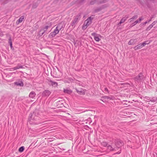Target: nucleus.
<instances>
[{
    "mask_svg": "<svg viewBox=\"0 0 157 157\" xmlns=\"http://www.w3.org/2000/svg\"><path fill=\"white\" fill-rule=\"evenodd\" d=\"M80 16V14L79 13L74 17V19L72 21L70 24L74 28L75 27L79 20L81 18Z\"/></svg>",
    "mask_w": 157,
    "mask_h": 157,
    "instance_id": "2",
    "label": "nucleus"
},
{
    "mask_svg": "<svg viewBox=\"0 0 157 157\" xmlns=\"http://www.w3.org/2000/svg\"><path fill=\"white\" fill-rule=\"evenodd\" d=\"M97 0H91L90 2V4L91 5H94V3H96Z\"/></svg>",
    "mask_w": 157,
    "mask_h": 157,
    "instance_id": "26",
    "label": "nucleus"
},
{
    "mask_svg": "<svg viewBox=\"0 0 157 157\" xmlns=\"http://www.w3.org/2000/svg\"><path fill=\"white\" fill-rule=\"evenodd\" d=\"M94 38L95 40L97 41H99L100 40V39L99 38L98 36H95Z\"/></svg>",
    "mask_w": 157,
    "mask_h": 157,
    "instance_id": "25",
    "label": "nucleus"
},
{
    "mask_svg": "<svg viewBox=\"0 0 157 157\" xmlns=\"http://www.w3.org/2000/svg\"><path fill=\"white\" fill-rule=\"evenodd\" d=\"M136 24L135 23V22L133 23L130 25L131 27H132L135 25Z\"/></svg>",
    "mask_w": 157,
    "mask_h": 157,
    "instance_id": "36",
    "label": "nucleus"
},
{
    "mask_svg": "<svg viewBox=\"0 0 157 157\" xmlns=\"http://www.w3.org/2000/svg\"><path fill=\"white\" fill-rule=\"evenodd\" d=\"M36 95V94L35 92L33 91L30 93L29 95V97L30 98H33L35 97Z\"/></svg>",
    "mask_w": 157,
    "mask_h": 157,
    "instance_id": "12",
    "label": "nucleus"
},
{
    "mask_svg": "<svg viewBox=\"0 0 157 157\" xmlns=\"http://www.w3.org/2000/svg\"><path fill=\"white\" fill-rule=\"evenodd\" d=\"M51 92L50 91L48 90H45L44 91L42 94V97L47 98L51 94Z\"/></svg>",
    "mask_w": 157,
    "mask_h": 157,
    "instance_id": "7",
    "label": "nucleus"
},
{
    "mask_svg": "<svg viewBox=\"0 0 157 157\" xmlns=\"http://www.w3.org/2000/svg\"><path fill=\"white\" fill-rule=\"evenodd\" d=\"M84 121L85 122V123L86 124H90L91 122V118H89Z\"/></svg>",
    "mask_w": 157,
    "mask_h": 157,
    "instance_id": "19",
    "label": "nucleus"
},
{
    "mask_svg": "<svg viewBox=\"0 0 157 157\" xmlns=\"http://www.w3.org/2000/svg\"><path fill=\"white\" fill-rule=\"evenodd\" d=\"M8 2V1H6V2L5 3H6Z\"/></svg>",
    "mask_w": 157,
    "mask_h": 157,
    "instance_id": "47",
    "label": "nucleus"
},
{
    "mask_svg": "<svg viewBox=\"0 0 157 157\" xmlns=\"http://www.w3.org/2000/svg\"><path fill=\"white\" fill-rule=\"evenodd\" d=\"M144 76L142 73H140L137 76L133 78L134 81L138 83H140L143 80Z\"/></svg>",
    "mask_w": 157,
    "mask_h": 157,
    "instance_id": "3",
    "label": "nucleus"
},
{
    "mask_svg": "<svg viewBox=\"0 0 157 157\" xmlns=\"http://www.w3.org/2000/svg\"><path fill=\"white\" fill-rule=\"evenodd\" d=\"M138 18V16L137 15H135L133 16L132 17L130 18L128 20V21L129 22H131L134 20V19H137Z\"/></svg>",
    "mask_w": 157,
    "mask_h": 157,
    "instance_id": "15",
    "label": "nucleus"
},
{
    "mask_svg": "<svg viewBox=\"0 0 157 157\" xmlns=\"http://www.w3.org/2000/svg\"><path fill=\"white\" fill-rule=\"evenodd\" d=\"M108 150L111 151H117V147H116V145L114 141L111 143V145L109 144L107 146Z\"/></svg>",
    "mask_w": 157,
    "mask_h": 157,
    "instance_id": "4",
    "label": "nucleus"
},
{
    "mask_svg": "<svg viewBox=\"0 0 157 157\" xmlns=\"http://www.w3.org/2000/svg\"><path fill=\"white\" fill-rule=\"evenodd\" d=\"M144 42L146 43V44H148L150 43V42L148 41H145Z\"/></svg>",
    "mask_w": 157,
    "mask_h": 157,
    "instance_id": "44",
    "label": "nucleus"
},
{
    "mask_svg": "<svg viewBox=\"0 0 157 157\" xmlns=\"http://www.w3.org/2000/svg\"><path fill=\"white\" fill-rule=\"evenodd\" d=\"M56 27L60 31L63 28V25L60 23L59 24L56 25Z\"/></svg>",
    "mask_w": 157,
    "mask_h": 157,
    "instance_id": "18",
    "label": "nucleus"
},
{
    "mask_svg": "<svg viewBox=\"0 0 157 157\" xmlns=\"http://www.w3.org/2000/svg\"><path fill=\"white\" fill-rule=\"evenodd\" d=\"M141 44L142 45V46L143 47L145 46V45H146V43H145L144 42L143 43H141Z\"/></svg>",
    "mask_w": 157,
    "mask_h": 157,
    "instance_id": "40",
    "label": "nucleus"
},
{
    "mask_svg": "<svg viewBox=\"0 0 157 157\" xmlns=\"http://www.w3.org/2000/svg\"><path fill=\"white\" fill-rule=\"evenodd\" d=\"M24 149H25V148H24V147L22 146L19 148L18 151H19V152H22L24 150Z\"/></svg>",
    "mask_w": 157,
    "mask_h": 157,
    "instance_id": "23",
    "label": "nucleus"
},
{
    "mask_svg": "<svg viewBox=\"0 0 157 157\" xmlns=\"http://www.w3.org/2000/svg\"><path fill=\"white\" fill-rule=\"evenodd\" d=\"M10 44V47L11 48L12 47V43H11Z\"/></svg>",
    "mask_w": 157,
    "mask_h": 157,
    "instance_id": "46",
    "label": "nucleus"
},
{
    "mask_svg": "<svg viewBox=\"0 0 157 157\" xmlns=\"http://www.w3.org/2000/svg\"><path fill=\"white\" fill-rule=\"evenodd\" d=\"M144 19V18H143L142 17H140L139 18V22H140L141 21H142V20H143Z\"/></svg>",
    "mask_w": 157,
    "mask_h": 157,
    "instance_id": "39",
    "label": "nucleus"
},
{
    "mask_svg": "<svg viewBox=\"0 0 157 157\" xmlns=\"http://www.w3.org/2000/svg\"><path fill=\"white\" fill-rule=\"evenodd\" d=\"M134 49L135 50H137L139 49V48H138L137 45L136 46L134 47Z\"/></svg>",
    "mask_w": 157,
    "mask_h": 157,
    "instance_id": "42",
    "label": "nucleus"
},
{
    "mask_svg": "<svg viewBox=\"0 0 157 157\" xmlns=\"http://www.w3.org/2000/svg\"><path fill=\"white\" fill-rule=\"evenodd\" d=\"M157 22V21H154L151 25L153 27Z\"/></svg>",
    "mask_w": 157,
    "mask_h": 157,
    "instance_id": "35",
    "label": "nucleus"
},
{
    "mask_svg": "<svg viewBox=\"0 0 157 157\" xmlns=\"http://www.w3.org/2000/svg\"><path fill=\"white\" fill-rule=\"evenodd\" d=\"M14 84L17 86H23L24 85L22 81L15 82H14Z\"/></svg>",
    "mask_w": 157,
    "mask_h": 157,
    "instance_id": "13",
    "label": "nucleus"
},
{
    "mask_svg": "<svg viewBox=\"0 0 157 157\" xmlns=\"http://www.w3.org/2000/svg\"><path fill=\"white\" fill-rule=\"evenodd\" d=\"M37 5H35V4H34L33 5V8H36V7H37Z\"/></svg>",
    "mask_w": 157,
    "mask_h": 157,
    "instance_id": "41",
    "label": "nucleus"
},
{
    "mask_svg": "<svg viewBox=\"0 0 157 157\" xmlns=\"http://www.w3.org/2000/svg\"><path fill=\"white\" fill-rule=\"evenodd\" d=\"M102 8H102L101 7H100L98 8H97L94 10V13H97V12H98L99 11H101L102 9Z\"/></svg>",
    "mask_w": 157,
    "mask_h": 157,
    "instance_id": "20",
    "label": "nucleus"
},
{
    "mask_svg": "<svg viewBox=\"0 0 157 157\" xmlns=\"http://www.w3.org/2000/svg\"><path fill=\"white\" fill-rule=\"evenodd\" d=\"M9 44H10L11 43H12V42L11 41V37H10V38L9 39Z\"/></svg>",
    "mask_w": 157,
    "mask_h": 157,
    "instance_id": "38",
    "label": "nucleus"
},
{
    "mask_svg": "<svg viewBox=\"0 0 157 157\" xmlns=\"http://www.w3.org/2000/svg\"><path fill=\"white\" fill-rule=\"evenodd\" d=\"M88 26H86V24H85V23H84L82 26V29L83 30H85L86 29V28Z\"/></svg>",
    "mask_w": 157,
    "mask_h": 157,
    "instance_id": "24",
    "label": "nucleus"
},
{
    "mask_svg": "<svg viewBox=\"0 0 157 157\" xmlns=\"http://www.w3.org/2000/svg\"><path fill=\"white\" fill-rule=\"evenodd\" d=\"M101 144L102 146L104 147H107V146L109 144H108L107 142H103L101 143Z\"/></svg>",
    "mask_w": 157,
    "mask_h": 157,
    "instance_id": "22",
    "label": "nucleus"
},
{
    "mask_svg": "<svg viewBox=\"0 0 157 157\" xmlns=\"http://www.w3.org/2000/svg\"><path fill=\"white\" fill-rule=\"evenodd\" d=\"M152 27L153 26H152L150 25L147 28L146 30L147 31H149L151 28H152Z\"/></svg>",
    "mask_w": 157,
    "mask_h": 157,
    "instance_id": "28",
    "label": "nucleus"
},
{
    "mask_svg": "<svg viewBox=\"0 0 157 157\" xmlns=\"http://www.w3.org/2000/svg\"><path fill=\"white\" fill-rule=\"evenodd\" d=\"M151 18L148 21H146L145 22H144L143 23V25H145L147 23L151 21Z\"/></svg>",
    "mask_w": 157,
    "mask_h": 157,
    "instance_id": "33",
    "label": "nucleus"
},
{
    "mask_svg": "<svg viewBox=\"0 0 157 157\" xmlns=\"http://www.w3.org/2000/svg\"><path fill=\"white\" fill-rule=\"evenodd\" d=\"M59 30L56 27L53 32H51L49 34V36H51L52 37H53L59 33Z\"/></svg>",
    "mask_w": 157,
    "mask_h": 157,
    "instance_id": "8",
    "label": "nucleus"
},
{
    "mask_svg": "<svg viewBox=\"0 0 157 157\" xmlns=\"http://www.w3.org/2000/svg\"><path fill=\"white\" fill-rule=\"evenodd\" d=\"M63 92L65 93L70 94L72 93V91L70 89L67 88L66 89H64Z\"/></svg>",
    "mask_w": 157,
    "mask_h": 157,
    "instance_id": "14",
    "label": "nucleus"
},
{
    "mask_svg": "<svg viewBox=\"0 0 157 157\" xmlns=\"http://www.w3.org/2000/svg\"><path fill=\"white\" fill-rule=\"evenodd\" d=\"M91 35L92 36H94V37H95V36H96L97 35V34L95 33H92Z\"/></svg>",
    "mask_w": 157,
    "mask_h": 157,
    "instance_id": "37",
    "label": "nucleus"
},
{
    "mask_svg": "<svg viewBox=\"0 0 157 157\" xmlns=\"http://www.w3.org/2000/svg\"><path fill=\"white\" fill-rule=\"evenodd\" d=\"M49 84L53 86H57L58 85V83L56 82H53L52 80L49 81Z\"/></svg>",
    "mask_w": 157,
    "mask_h": 157,
    "instance_id": "16",
    "label": "nucleus"
},
{
    "mask_svg": "<svg viewBox=\"0 0 157 157\" xmlns=\"http://www.w3.org/2000/svg\"><path fill=\"white\" fill-rule=\"evenodd\" d=\"M51 27V25L44 26L43 28L41 29L39 32V35L40 36H42L44 33L48 34V33L47 31L48 28Z\"/></svg>",
    "mask_w": 157,
    "mask_h": 157,
    "instance_id": "6",
    "label": "nucleus"
},
{
    "mask_svg": "<svg viewBox=\"0 0 157 157\" xmlns=\"http://www.w3.org/2000/svg\"><path fill=\"white\" fill-rule=\"evenodd\" d=\"M134 44V40L133 39H131L128 42V44L129 45H132Z\"/></svg>",
    "mask_w": 157,
    "mask_h": 157,
    "instance_id": "21",
    "label": "nucleus"
},
{
    "mask_svg": "<svg viewBox=\"0 0 157 157\" xmlns=\"http://www.w3.org/2000/svg\"><path fill=\"white\" fill-rule=\"evenodd\" d=\"M128 18V15H126L124 17H123L121 19L120 21L118 24V25H119L121 24L122 23L124 22Z\"/></svg>",
    "mask_w": 157,
    "mask_h": 157,
    "instance_id": "10",
    "label": "nucleus"
},
{
    "mask_svg": "<svg viewBox=\"0 0 157 157\" xmlns=\"http://www.w3.org/2000/svg\"><path fill=\"white\" fill-rule=\"evenodd\" d=\"M150 99L148 97H147L146 99H147L148 100H147V101H148V102H150V99Z\"/></svg>",
    "mask_w": 157,
    "mask_h": 157,
    "instance_id": "43",
    "label": "nucleus"
},
{
    "mask_svg": "<svg viewBox=\"0 0 157 157\" xmlns=\"http://www.w3.org/2000/svg\"><path fill=\"white\" fill-rule=\"evenodd\" d=\"M104 98L106 99H110V100L112 99V98H111L110 97L107 96H105L104 97Z\"/></svg>",
    "mask_w": 157,
    "mask_h": 157,
    "instance_id": "34",
    "label": "nucleus"
},
{
    "mask_svg": "<svg viewBox=\"0 0 157 157\" xmlns=\"http://www.w3.org/2000/svg\"><path fill=\"white\" fill-rule=\"evenodd\" d=\"M92 19L93 18L90 17L84 21V23L85 24H86V26H89L91 23Z\"/></svg>",
    "mask_w": 157,
    "mask_h": 157,
    "instance_id": "9",
    "label": "nucleus"
},
{
    "mask_svg": "<svg viewBox=\"0 0 157 157\" xmlns=\"http://www.w3.org/2000/svg\"><path fill=\"white\" fill-rule=\"evenodd\" d=\"M25 17V16L24 15H22L21 17L19 19L17 20L16 22V24H18L20 23L23 20Z\"/></svg>",
    "mask_w": 157,
    "mask_h": 157,
    "instance_id": "11",
    "label": "nucleus"
},
{
    "mask_svg": "<svg viewBox=\"0 0 157 157\" xmlns=\"http://www.w3.org/2000/svg\"><path fill=\"white\" fill-rule=\"evenodd\" d=\"M157 100V99L152 98L150 100V101L151 102H155Z\"/></svg>",
    "mask_w": 157,
    "mask_h": 157,
    "instance_id": "32",
    "label": "nucleus"
},
{
    "mask_svg": "<svg viewBox=\"0 0 157 157\" xmlns=\"http://www.w3.org/2000/svg\"><path fill=\"white\" fill-rule=\"evenodd\" d=\"M23 66L21 65H18L16 67H14L13 69L14 70H15L19 68H23Z\"/></svg>",
    "mask_w": 157,
    "mask_h": 157,
    "instance_id": "17",
    "label": "nucleus"
},
{
    "mask_svg": "<svg viewBox=\"0 0 157 157\" xmlns=\"http://www.w3.org/2000/svg\"><path fill=\"white\" fill-rule=\"evenodd\" d=\"M36 111L33 112V113H30L29 116V120L33 122L32 121H36L38 119V117L35 114Z\"/></svg>",
    "mask_w": 157,
    "mask_h": 157,
    "instance_id": "5",
    "label": "nucleus"
},
{
    "mask_svg": "<svg viewBox=\"0 0 157 157\" xmlns=\"http://www.w3.org/2000/svg\"><path fill=\"white\" fill-rule=\"evenodd\" d=\"M107 2V0H101L99 1V3H105Z\"/></svg>",
    "mask_w": 157,
    "mask_h": 157,
    "instance_id": "31",
    "label": "nucleus"
},
{
    "mask_svg": "<svg viewBox=\"0 0 157 157\" xmlns=\"http://www.w3.org/2000/svg\"><path fill=\"white\" fill-rule=\"evenodd\" d=\"M114 141L116 145V147H117V150L120 149L119 151L116 152V154H119L121 153V146L123 145L124 143L123 142L119 139H116L114 140Z\"/></svg>",
    "mask_w": 157,
    "mask_h": 157,
    "instance_id": "1",
    "label": "nucleus"
},
{
    "mask_svg": "<svg viewBox=\"0 0 157 157\" xmlns=\"http://www.w3.org/2000/svg\"><path fill=\"white\" fill-rule=\"evenodd\" d=\"M104 91L105 92H107L109 93V91L106 87L105 88Z\"/></svg>",
    "mask_w": 157,
    "mask_h": 157,
    "instance_id": "30",
    "label": "nucleus"
},
{
    "mask_svg": "<svg viewBox=\"0 0 157 157\" xmlns=\"http://www.w3.org/2000/svg\"><path fill=\"white\" fill-rule=\"evenodd\" d=\"M75 90L77 93L78 94H83V92L82 90L79 91L77 89H76Z\"/></svg>",
    "mask_w": 157,
    "mask_h": 157,
    "instance_id": "27",
    "label": "nucleus"
},
{
    "mask_svg": "<svg viewBox=\"0 0 157 157\" xmlns=\"http://www.w3.org/2000/svg\"><path fill=\"white\" fill-rule=\"evenodd\" d=\"M139 49H141L143 47L141 43L140 44L137 45Z\"/></svg>",
    "mask_w": 157,
    "mask_h": 157,
    "instance_id": "29",
    "label": "nucleus"
},
{
    "mask_svg": "<svg viewBox=\"0 0 157 157\" xmlns=\"http://www.w3.org/2000/svg\"><path fill=\"white\" fill-rule=\"evenodd\" d=\"M135 23L137 24V23H138L139 22V21L138 20H136V21H134Z\"/></svg>",
    "mask_w": 157,
    "mask_h": 157,
    "instance_id": "45",
    "label": "nucleus"
}]
</instances>
